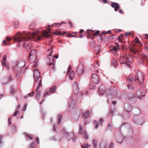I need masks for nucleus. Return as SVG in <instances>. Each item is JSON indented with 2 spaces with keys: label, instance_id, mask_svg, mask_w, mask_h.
Returning a JSON list of instances; mask_svg holds the SVG:
<instances>
[{
  "label": "nucleus",
  "instance_id": "f257e3e1",
  "mask_svg": "<svg viewBox=\"0 0 148 148\" xmlns=\"http://www.w3.org/2000/svg\"><path fill=\"white\" fill-rule=\"evenodd\" d=\"M38 32H37L36 33L33 32L32 34L30 33L23 32V34L20 32H18L14 36V41L16 42H18V45L20 47L22 45H23V46L25 47V43H24L23 41H29L32 38L37 39L39 41L41 40L42 36H40L38 35Z\"/></svg>",
  "mask_w": 148,
  "mask_h": 148
},
{
  "label": "nucleus",
  "instance_id": "f03ea898",
  "mask_svg": "<svg viewBox=\"0 0 148 148\" xmlns=\"http://www.w3.org/2000/svg\"><path fill=\"white\" fill-rule=\"evenodd\" d=\"M37 57V52L36 51L33 49L29 53L28 59L31 63H33L35 61Z\"/></svg>",
  "mask_w": 148,
  "mask_h": 148
},
{
  "label": "nucleus",
  "instance_id": "7ed1b4c3",
  "mask_svg": "<svg viewBox=\"0 0 148 148\" xmlns=\"http://www.w3.org/2000/svg\"><path fill=\"white\" fill-rule=\"evenodd\" d=\"M25 65L24 61L21 60L18 62L17 64L13 68L14 71H17V70H21V69L24 67Z\"/></svg>",
  "mask_w": 148,
  "mask_h": 148
},
{
  "label": "nucleus",
  "instance_id": "20e7f679",
  "mask_svg": "<svg viewBox=\"0 0 148 148\" xmlns=\"http://www.w3.org/2000/svg\"><path fill=\"white\" fill-rule=\"evenodd\" d=\"M130 59L129 58L127 57V58L123 56H122L120 58V62L122 64H125L128 66L130 65Z\"/></svg>",
  "mask_w": 148,
  "mask_h": 148
},
{
  "label": "nucleus",
  "instance_id": "39448f33",
  "mask_svg": "<svg viewBox=\"0 0 148 148\" xmlns=\"http://www.w3.org/2000/svg\"><path fill=\"white\" fill-rule=\"evenodd\" d=\"M49 66H50V68L52 69L53 70L55 69V63H56L55 59L53 57H51L50 58L49 62Z\"/></svg>",
  "mask_w": 148,
  "mask_h": 148
},
{
  "label": "nucleus",
  "instance_id": "423d86ee",
  "mask_svg": "<svg viewBox=\"0 0 148 148\" xmlns=\"http://www.w3.org/2000/svg\"><path fill=\"white\" fill-rule=\"evenodd\" d=\"M91 79L95 83L97 84L99 82V79L97 75L96 74L92 75Z\"/></svg>",
  "mask_w": 148,
  "mask_h": 148
},
{
  "label": "nucleus",
  "instance_id": "0eeeda50",
  "mask_svg": "<svg viewBox=\"0 0 148 148\" xmlns=\"http://www.w3.org/2000/svg\"><path fill=\"white\" fill-rule=\"evenodd\" d=\"M33 75L34 79L35 80L37 81L40 76V74L37 69H34L33 71Z\"/></svg>",
  "mask_w": 148,
  "mask_h": 148
},
{
  "label": "nucleus",
  "instance_id": "6e6552de",
  "mask_svg": "<svg viewBox=\"0 0 148 148\" xmlns=\"http://www.w3.org/2000/svg\"><path fill=\"white\" fill-rule=\"evenodd\" d=\"M84 68L83 66L81 65L79 66L76 70V72L77 74L79 75L82 74L84 72Z\"/></svg>",
  "mask_w": 148,
  "mask_h": 148
},
{
  "label": "nucleus",
  "instance_id": "1a4fd4ad",
  "mask_svg": "<svg viewBox=\"0 0 148 148\" xmlns=\"http://www.w3.org/2000/svg\"><path fill=\"white\" fill-rule=\"evenodd\" d=\"M106 90V88L103 85H101L99 86L98 92L100 94L102 95L105 93Z\"/></svg>",
  "mask_w": 148,
  "mask_h": 148
},
{
  "label": "nucleus",
  "instance_id": "9d476101",
  "mask_svg": "<svg viewBox=\"0 0 148 148\" xmlns=\"http://www.w3.org/2000/svg\"><path fill=\"white\" fill-rule=\"evenodd\" d=\"M111 6L112 7L114 8V10L116 12L118 11L120 8L119 4L115 2H111Z\"/></svg>",
  "mask_w": 148,
  "mask_h": 148
},
{
  "label": "nucleus",
  "instance_id": "9b49d317",
  "mask_svg": "<svg viewBox=\"0 0 148 148\" xmlns=\"http://www.w3.org/2000/svg\"><path fill=\"white\" fill-rule=\"evenodd\" d=\"M73 91L75 94L78 92L79 88L77 86V83L76 82H74L73 86Z\"/></svg>",
  "mask_w": 148,
  "mask_h": 148
},
{
  "label": "nucleus",
  "instance_id": "f8f14e48",
  "mask_svg": "<svg viewBox=\"0 0 148 148\" xmlns=\"http://www.w3.org/2000/svg\"><path fill=\"white\" fill-rule=\"evenodd\" d=\"M7 54H5L4 55V57L3 58V60L1 62L2 65L6 67L7 68L8 67V66L7 65V63H6L7 61Z\"/></svg>",
  "mask_w": 148,
  "mask_h": 148
},
{
  "label": "nucleus",
  "instance_id": "ddd939ff",
  "mask_svg": "<svg viewBox=\"0 0 148 148\" xmlns=\"http://www.w3.org/2000/svg\"><path fill=\"white\" fill-rule=\"evenodd\" d=\"M12 39L10 38H9L8 37H7L5 38V39L3 41V44L4 45H10V44L8 43V42Z\"/></svg>",
  "mask_w": 148,
  "mask_h": 148
},
{
  "label": "nucleus",
  "instance_id": "4468645a",
  "mask_svg": "<svg viewBox=\"0 0 148 148\" xmlns=\"http://www.w3.org/2000/svg\"><path fill=\"white\" fill-rule=\"evenodd\" d=\"M14 72H17L16 75V78L18 80L20 79L21 77V70H17V71H15Z\"/></svg>",
  "mask_w": 148,
  "mask_h": 148
},
{
  "label": "nucleus",
  "instance_id": "2eb2a0df",
  "mask_svg": "<svg viewBox=\"0 0 148 148\" xmlns=\"http://www.w3.org/2000/svg\"><path fill=\"white\" fill-rule=\"evenodd\" d=\"M100 49V46L99 45H97L95 46L94 51L95 53L98 54L99 53Z\"/></svg>",
  "mask_w": 148,
  "mask_h": 148
},
{
  "label": "nucleus",
  "instance_id": "dca6fc26",
  "mask_svg": "<svg viewBox=\"0 0 148 148\" xmlns=\"http://www.w3.org/2000/svg\"><path fill=\"white\" fill-rule=\"evenodd\" d=\"M140 75H141V77H142L141 79H140V78H139V76H138L139 73H137V77H135V81H136V80L138 79L140 81V82H142L143 81V78H144L143 76V75L142 73H140Z\"/></svg>",
  "mask_w": 148,
  "mask_h": 148
},
{
  "label": "nucleus",
  "instance_id": "f3484780",
  "mask_svg": "<svg viewBox=\"0 0 148 148\" xmlns=\"http://www.w3.org/2000/svg\"><path fill=\"white\" fill-rule=\"evenodd\" d=\"M120 49L119 48V47H117L115 46H113L112 48L110 49L111 51L113 53L116 54V53Z\"/></svg>",
  "mask_w": 148,
  "mask_h": 148
},
{
  "label": "nucleus",
  "instance_id": "a211bd4d",
  "mask_svg": "<svg viewBox=\"0 0 148 148\" xmlns=\"http://www.w3.org/2000/svg\"><path fill=\"white\" fill-rule=\"evenodd\" d=\"M16 132V126L13 125H12L10 129V132L11 134H14Z\"/></svg>",
  "mask_w": 148,
  "mask_h": 148
},
{
  "label": "nucleus",
  "instance_id": "6ab92c4d",
  "mask_svg": "<svg viewBox=\"0 0 148 148\" xmlns=\"http://www.w3.org/2000/svg\"><path fill=\"white\" fill-rule=\"evenodd\" d=\"M42 36L44 37L49 38L51 36L49 34V32L47 31L42 32Z\"/></svg>",
  "mask_w": 148,
  "mask_h": 148
},
{
  "label": "nucleus",
  "instance_id": "aec40b11",
  "mask_svg": "<svg viewBox=\"0 0 148 148\" xmlns=\"http://www.w3.org/2000/svg\"><path fill=\"white\" fill-rule=\"evenodd\" d=\"M124 108H125V110L127 112H130L132 110V108L130 107V106L129 105H128V104H127V103L125 104Z\"/></svg>",
  "mask_w": 148,
  "mask_h": 148
},
{
  "label": "nucleus",
  "instance_id": "412c9836",
  "mask_svg": "<svg viewBox=\"0 0 148 148\" xmlns=\"http://www.w3.org/2000/svg\"><path fill=\"white\" fill-rule=\"evenodd\" d=\"M79 134H84L85 133L86 131L85 130H84L83 128L82 127L81 125L79 126Z\"/></svg>",
  "mask_w": 148,
  "mask_h": 148
},
{
  "label": "nucleus",
  "instance_id": "4be33fe9",
  "mask_svg": "<svg viewBox=\"0 0 148 148\" xmlns=\"http://www.w3.org/2000/svg\"><path fill=\"white\" fill-rule=\"evenodd\" d=\"M127 81L130 84H131L132 81L134 80V79L132 76L130 75L127 78Z\"/></svg>",
  "mask_w": 148,
  "mask_h": 148
},
{
  "label": "nucleus",
  "instance_id": "5701e85b",
  "mask_svg": "<svg viewBox=\"0 0 148 148\" xmlns=\"http://www.w3.org/2000/svg\"><path fill=\"white\" fill-rule=\"evenodd\" d=\"M57 89V87L56 86H53L51 87L49 90L50 92H55Z\"/></svg>",
  "mask_w": 148,
  "mask_h": 148
},
{
  "label": "nucleus",
  "instance_id": "b1692460",
  "mask_svg": "<svg viewBox=\"0 0 148 148\" xmlns=\"http://www.w3.org/2000/svg\"><path fill=\"white\" fill-rule=\"evenodd\" d=\"M89 87L90 89H94L96 87V84L95 83L91 82L89 84Z\"/></svg>",
  "mask_w": 148,
  "mask_h": 148
},
{
  "label": "nucleus",
  "instance_id": "393cba45",
  "mask_svg": "<svg viewBox=\"0 0 148 148\" xmlns=\"http://www.w3.org/2000/svg\"><path fill=\"white\" fill-rule=\"evenodd\" d=\"M84 117L86 118H88L90 116V113L88 110L86 111L84 115Z\"/></svg>",
  "mask_w": 148,
  "mask_h": 148
},
{
  "label": "nucleus",
  "instance_id": "a878e982",
  "mask_svg": "<svg viewBox=\"0 0 148 148\" xmlns=\"http://www.w3.org/2000/svg\"><path fill=\"white\" fill-rule=\"evenodd\" d=\"M127 88L130 91H132L133 90L134 87L130 84L127 85Z\"/></svg>",
  "mask_w": 148,
  "mask_h": 148
},
{
  "label": "nucleus",
  "instance_id": "bb28decb",
  "mask_svg": "<svg viewBox=\"0 0 148 148\" xmlns=\"http://www.w3.org/2000/svg\"><path fill=\"white\" fill-rule=\"evenodd\" d=\"M74 75V72L72 71L70 72L69 75V78L71 80H72L73 79V77Z\"/></svg>",
  "mask_w": 148,
  "mask_h": 148
},
{
  "label": "nucleus",
  "instance_id": "cd10ccee",
  "mask_svg": "<svg viewBox=\"0 0 148 148\" xmlns=\"http://www.w3.org/2000/svg\"><path fill=\"white\" fill-rule=\"evenodd\" d=\"M36 98H37L41 94V92L40 91L38 90H37V89L36 90Z\"/></svg>",
  "mask_w": 148,
  "mask_h": 148
},
{
  "label": "nucleus",
  "instance_id": "c85d7f7f",
  "mask_svg": "<svg viewBox=\"0 0 148 148\" xmlns=\"http://www.w3.org/2000/svg\"><path fill=\"white\" fill-rule=\"evenodd\" d=\"M64 23L62 22V23H61V24H60L59 23H54V24H53L52 26L53 27H56V26H58V27H59L61 25V24H62V23Z\"/></svg>",
  "mask_w": 148,
  "mask_h": 148
},
{
  "label": "nucleus",
  "instance_id": "c756f323",
  "mask_svg": "<svg viewBox=\"0 0 148 148\" xmlns=\"http://www.w3.org/2000/svg\"><path fill=\"white\" fill-rule=\"evenodd\" d=\"M62 115L61 114L59 115L58 116V124H60V122L61 121V120L62 118Z\"/></svg>",
  "mask_w": 148,
  "mask_h": 148
},
{
  "label": "nucleus",
  "instance_id": "7c9ffc66",
  "mask_svg": "<svg viewBox=\"0 0 148 148\" xmlns=\"http://www.w3.org/2000/svg\"><path fill=\"white\" fill-rule=\"evenodd\" d=\"M73 34H75L74 35H73L71 33H67L66 34V35L68 37H73L75 36L76 35V33L75 32H74L73 33Z\"/></svg>",
  "mask_w": 148,
  "mask_h": 148
},
{
  "label": "nucleus",
  "instance_id": "2f4dec72",
  "mask_svg": "<svg viewBox=\"0 0 148 148\" xmlns=\"http://www.w3.org/2000/svg\"><path fill=\"white\" fill-rule=\"evenodd\" d=\"M93 144L94 145V146L95 147H96L97 146V143H98L97 141L95 139H93Z\"/></svg>",
  "mask_w": 148,
  "mask_h": 148
},
{
  "label": "nucleus",
  "instance_id": "473e14b6",
  "mask_svg": "<svg viewBox=\"0 0 148 148\" xmlns=\"http://www.w3.org/2000/svg\"><path fill=\"white\" fill-rule=\"evenodd\" d=\"M112 63L115 67H116L117 65V61L116 60H113Z\"/></svg>",
  "mask_w": 148,
  "mask_h": 148
},
{
  "label": "nucleus",
  "instance_id": "72a5a7b5",
  "mask_svg": "<svg viewBox=\"0 0 148 148\" xmlns=\"http://www.w3.org/2000/svg\"><path fill=\"white\" fill-rule=\"evenodd\" d=\"M34 91H32V92L29 93L28 94V96H26L25 97V98H26L27 97H32L34 94Z\"/></svg>",
  "mask_w": 148,
  "mask_h": 148
},
{
  "label": "nucleus",
  "instance_id": "f704fd0d",
  "mask_svg": "<svg viewBox=\"0 0 148 148\" xmlns=\"http://www.w3.org/2000/svg\"><path fill=\"white\" fill-rule=\"evenodd\" d=\"M49 90H46L45 91V92L44 95H43V97H45L47 95H48V94L49 93Z\"/></svg>",
  "mask_w": 148,
  "mask_h": 148
},
{
  "label": "nucleus",
  "instance_id": "c9c22d12",
  "mask_svg": "<svg viewBox=\"0 0 148 148\" xmlns=\"http://www.w3.org/2000/svg\"><path fill=\"white\" fill-rule=\"evenodd\" d=\"M137 95L138 97L139 98H140L141 96H144V95H142V94H140V92L139 91H138L137 92Z\"/></svg>",
  "mask_w": 148,
  "mask_h": 148
},
{
  "label": "nucleus",
  "instance_id": "e433bc0d",
  "mask_svg": "<svg viewBox=\"0 0 148 148\" xmlns=\"http://www.w3.org/2000/svg\"><path fill=\"white\" fill-rule=\"evenodd\" d=\"M42 86V84L41 83V80H40V82L39 83L37 87V90H38V88H40Z\"/></svg>",
  "mask_w": 148,
  "mask_h": 148
},
{
  "label": "nucleus",
  "instance_id": "4c0bfd02",
  "mask_svg": "<svg viewBox=\"0 0 148 148\" xmlns=\"http://www.w3.org/2000/svg\"><path fill=\"white\" fill-rule=\"evenodd\" d=\"M35 147V145L34 142L32 143L29 145V148H33Z\"/></svg>",
  "mask_w": 148,
  "mask_h": 148
},
{
  "label": "nucleus",
  "instance_id": "58836bf2",
  "mask_svg": "<svg viewBox=\"0 0 148 148\" xmlns=\"http://www.w3.org/2000/svg\"><path fill=\"white\" fill-rule=\"evenodd\" d=\"M24 134L25 135V136L26 137H28L31 140H32V139L33 138L32 137V136H30L29 135H28V134H27L26 133H24Z\"/></svg>",
  "mask_w": 148,
  "mask_h": 148
},
{
  "label": "nucleus",
  "instance_id": "ea45409f",
  "mask_svg": "<svg viewBox=\"0 0 148 148\" xmlns=\"http://www.w3.org/2000/svg\"><path fill=\"white\" fill-rule=\"evenodd\" d=\"M14 88L13 87L11 86V88L10 93L11 94H13L14 93Z\"/></svg>",
  "mask_w": 148,
  "mask_h": 148
},
{
  "label": "nucleus",
  "instance_id": "a19ab883",
  "mask_svg": "<svg viewBox=\"0 0 148 148\" xmlns=\"http://www.w3.org/2000/svg\"><path fill=\"white\" fill-rule=\"evenodd\" d=\"M84 135H83L82 136L84 138H85L86 139H88V135L86 134V132L84 134Z\"/></svg>",
  "mask_w": 148,
  "mask_h": 148
},
{
  "label": "nucleus",
  "instance_id": "79ce46f5",
  "mask_svg": "<svg viewBox=\"0 0 148 148\" xmlns=\"http://www.w3.org/2000/svg\"><path fill=\"white\" fill-rule=\"evenodd\" d=\"M99 32V31H97L95 33L93 34V35L94 36H97V35H98V34Z\"/></svg>",
  "mask_w": 148,
  "mask_h": 148
},
{
  "label": "nucleus",
  "instance_id": "37998d69",
  "mask_svg": "<svg viewBox=\"0 0 148 148\" xmlns=\"http://www.w3.org/2000/svg\"><path fill=\"white\" fill-rule=\"evenodd\" d=\"M112 128V126L109 124H108L107 127V129L108 130L109 129H111Z\"/></svg>",
  "mask_w": 148,
  "mask_h": 148
},
{
  "label": "nucleus",
  "instance_id": "c03bdc74",
  "mask_svg": "<svg viewBox=\"0 0 148 148\" xmlns=\"http://www.w3.org/2000/svg\"><path fill=\"white\" fill-rule=\"evenodd\" d=\"M122 37H123V35H122V34H121V35L119 37V40L120 41H121L122 40Z\"/></svg>",
  "mask_w": 148,
  "mask_h": 148
},
{
  "label": "nucleus",
  "instance_id": "a18cd8bd",
  "mask_svg": "<svg viewBox=\"0 0 148 148\" xmlns=\"http://www.w3.org/2000/svg\"><path fill=\"white\" fill-rule=\"evenodd\" d=\"M27 104H25V105L24 106V107H23V111H25L27 106Z\"/></svg>",
  "mask_w": 148,
  "mask_h": 148
},
{
  "label": "nucleus",
  "instance_id": "49530a36",
  "mask_svg": "<svg viewBox=\"0 0 148 148\" xmlns=\"http://www.w3.org/2000/svg\"><path fill=\"white\" fill-rule=\"evenodd\" d=\"M72 69V68H71V67L70 66H69L68 67V73H69L70 71Z\"/></svg>",
  "mask_w": 148,
  "mask_h": 148
},
{
  "label": "nucleus",
  "instance_id": "de8ad7c7",
  "mask_svg": "<svg viewBox=\"0 0 148 148\" xmlns=\"http://www.w3.org/2000/svg\"><path fill=\"white\" fill-rule=\"evenodd\" d=\"M113 146V144L112 143H111L109 146V148H112Z\"/></svg>",
  "mask_w": 148,
  "mask_h": 148
},
{
  "label": "nucleus",
  "instance_id": "09e8293b",
  "mask_svg": "<svg viewBox=\"0 0 148 148\" xmlns=\"http://www.w3.org/2000/svg\"><path fill=\"white\" fill-rule=\"evenodd\" d=\"M61 32L60 31H58L57 32H55L54 34H58L59 35H61Z\"/></svg>",
  "mask_w": 148,
  "mask_h": 148
},
{
  "label": "nucleus",
  "instance_id": "8fccbe9b",
  "mask_svg": "<svg viewBox=\"0 0 148 148\" xmlns=\"http://www.w3.org/2000/svg\"><path fill=\"white\" fill-rule=\"evenodd\" d=\"M102 33H103V32H102ZM105 33L106 34H110L111 33V32L110 30H109V31H108L106 32L105 33Z\"/></svg>",
  "mask_w": 148,
  "mask_h": 148
},
{
  "label": "nucleus",
  "instance_id": "3c124183",
  "mask_svg": "<svg viewBox=\"0 0 148 148\" xmlns=\"http://www.w3.org/2000/svg\"><path fill=\"white\" fill-rule=\"evenodd\" d=\"M68 23L69 24L70 26L71 27H73V24L71 22L69 21L68 22Z\"/></svg>",
  "mask_w": 148,
  "mask_h": 148
},
{
  "label": "nucleus",
  "instance_id": "603ef678",
  "mask_svg": "<svg viewBox=\"0 0 148 148\" xmlns=\"http://www.w3.org/2000/svg\"><path fill=\"white\" fill-rule=\"evenodd\" d=\"M115 46L117 47H119V48L120 49V46L118 44V43H117V42L115 43Z\"/></svg>",
  "mask_w": 148,
  "mask_h": 148
},
{
  "label": "nucleus",
  "instance_id": "864d4df0",
  "mask_svg": "<svg viewBox=\"0 0 148 148\" xmlns=\"http://www.w3.org/2000/svg\"><path fill=\"white\" fill-rule=\"evenodd\" d=\"M18 110H16V112L14 113L13 114V116H16L17 114H18Z\"/></svg>",
  "mask_w": 148,
  "mask_h": 148
},
{
  "label": "nucleus",
  "instance_id": "5fc2aeb1",
  "mask_svg": "<svg viewBox=\"0 0 148 148\" xmlns=\"http://www.w3.org/2000/svg\"><path fill=\"white\" fill-rule=\"evenodd\" d=\"M36 141L37 143H39V140L38 138V137H36Z\"/></svg>",
  "mask_w": 148,
  "mask_h": 148
},
{
  "label": "nucleus",
  "instance_id": "6e6d98bb",
  "mask_svg": "<svg viewBox=\"0 0 148 148\" xmlns=\"http://www.w3.org/2000/svg\"><path fill=\"white\" fill-rule=\"evenodd\" d=\"M9 80H8V81H10L12 79V75H10L9 77Z\"/></svg>",
  "mask_w": 148,
  "mask_h": 148
},
{
  "label": "nucleus",
  "instance_id": "4d7b16f0",
  "mask_svg": "<svg viewBox=\"0 0 148 148\" xmlns=\"http://www.w3.org/2000/svg\"><path fill=\"white\" fill-rule=\"evenodd\" d=\"M103 121V119L101 118L100 119L99 123L100 124H102L101 122Z\"/></svg>",
  "mask_w": 148,
  "mask_h": 148
},
{
  "label": "nucleus",
  "instance_id": "13d9d810",
  "mask_svg": "<svg viewBox=\"0 0 148 148\" xmlns=\"http://www.w3.org/2000/svg\"><path fill=\"white\" fill-rule=\"evenodd\" d=\"M136 40L137 43H138L139 42H140V41L138 40V39L137 38L136 39Z\"/></svg>",
  "mask_w": 148,
  "mask_h": 148
},
{
  "label": "nucleus",
  "instance_id": "bf43d9fd",
  "mask_svg": "<svg viewBox=\"0 0 148 148\" xmlns=\"http://www.w3.org/2000/svg\"><path fill=\"white\" fill-rule=\"evenodd\" d=\"M117 103V101H112V103L114 104H116Z\"/></svg>",
  "mask_w": 148,
  "mask_h": 148
},
{
  "label": "nucleus",
  "instance_id": "052dcab7",
  "mask_svg": "<svg viewBox=\"0 0 148 148\" xmlns=\"http://www.w3.org/2000/svg\"><path fill=\"white\" fill-rule=\"evenodd\" d=\"M10 118H9L8 119V123H9V124L10 125H11V123L10 122Z\"/></svg>",
  "mask_w": 148,
  "mask_h": 148
},
{
  "label": "nucleus",
  "instance_id": "680f3d73",
  "mask_svg": "<svg viewBox=\"0 0 148 148\" xmlns=\"http://www.w3.org/2000/svg\"><path fill=\"white\" fill-rule=\"evenodd\" d=\"M134 49L132 48H131L130 49V51L131 52H133V51H134Z\"/></svg>",
  "mask_w": 148,
  "mask_h": 148
},
{
  "label": "nucleus",
  "instance_id": "e2e57ef3",
  "mask_svg": "<svg viewBox=\"0 0 148 148\" xmlns=\"http://www.w3.org/2000/svg\"><path fill=\"white\" fill-rule=\"evenodd\" d=\"M99 125L97 124H96L95 126V128L96 129L98 128Z\"/></svg>",
  "mask_w": 148,
  "mask_h": 148
},
{
  "label": "nucleus",
  "instance_id": "0e129e2a",
  "mask_svg": "<svg viewBox=\"0 0 148 148\" xmlns=\"http://www.w3.org/2000/svg\"><path fill=\"white\" fill-rule=\"evenodd\" d=\"M119 12L121 14L123 13V10H119Z\"/></svg>",
  "mask_w": 148,
  "mask_h": 148
},
{
  "label": "nucleus",
  "instance_id": "69168bd1",
  "mask_svg": "<svg viewBox=\"0 0 148 148\" xmlns=\"http://www.w3.org/2000/svg\"><path fill=\"white\" fill-rule=\"evenodd\" d=\"M84 30L81 29L79 32V33L80 34H82V33L83 32H84Z\"/></svg>",
  "mask_w": 148,
  "mask_h": 148
},
{
  "label": "nucleus",
  "instance_id": "338daca9",
  "mask_svg": "<svg viewBox=\"0 0 148 148\" xmlns=\"http://www.w3.org/2000/svg\"><path fill=\"white\" fill-rule=\"evenodd\" d=\"M102 0L103 1V2L105 3H107L108 2V1L107 0Z\"/></svg>",
  "mask_w": 148,
  "mask_h": 148
},
{
  "label": "nucleus",
  "instance_id": "774afa93",
  "mask_svg": "<svg viewBox=\"0 0 148 148\" xmlns=\"http://www.w3.org/2000/svg\"><path fill=\"white\" fill-rule=\"evenodd\" d=\"M21 104H19L18 105V106H17V108L18 109H20V108L21 107Z\"/></svg>",
  "mask_w": 148,
  "mask_h": 148
}]
</instances>
